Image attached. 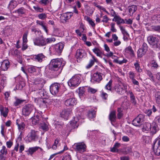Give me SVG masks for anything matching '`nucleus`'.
Returning a JSON list of instances; mask_svg holds the SVG:
<instances>
[{
  "label": "nucleus",
  "instance_id": "nucleus-1",
  "mask_svg": "<svg viewBox=\"0 0 160 160\" xmlns=\"http://www.w3.org/2000/svg\"><path fill=\"white\" fill-rule=\"evenodd\" d=\"M149 43L154 48L160 47V40L158 38L152 35L148 36L147 38Z\"/></svg>",
  "mask_w": 160,
  "mask_h": 160
},
{
  "label": "nucleus",
  "instance_id": "nucleus-2",
  "mask_svg": "<svg viewBox=\"0 0 160 160\" xmlns=\"http://www.w3.org/2000/svg\"><path fill=\"white\" fill-rule=\"evenodd\" d=\"M87 146L84 142L75 143L73 145L74 149L77 152L82 153L86 151Z\"/></svg>",
  "mask_w": 160,
  "mask_h": 160
},
{
  "label": "nucleus",
  "instance_id": "nucleus-3",
  "mask_svg": "<svg viewBox=\"0 0 160 160\" xmlns=\"http://www.w3.org/2000/svg\"><path fill=\"white\" fill-rule=\"evenodd\" d=\"M35 108L34 106L31 104H27L24 106L22 109V113L25 116H28Z\"/></svg>",
  "mask_w": 160,
  "mask_h": 160
},
{
  "label": "nucleus",
  "instance_id": "nucleus-4",
  "mask_svg": "<svg viewBox=\"0 0 160 160\" xmlns=\"http://www.w3.org/2000/svg\"><path fill=\"white\" fill-rule=\"evenodd\" d=\"M116 91L120 94H123L127 92V85L124 83L118 84L115 87Z\"/></svg>",
  "mask_w": 160,
  "mask_h": 160
},
{
  "label": "nucleus",
  "instance_id": "nucleus-5",
  "mask_svg": "<svg viewBox=\"0 0 160 160\" xmlns=\"http://www.w3.org/2000/svg\"><path fill=\"white\" fill-rule=\"evenodd\" d=\"M64 45L62 43H59L52 46V50L56 55H59L62 52L64 48Z\"/></svg>",
  "mask_w": 160,
  "mask_h": 160
},
{
  "label": "nucleus",
  "instance_id": "nucleus-6",
  "mask_svg": "<svg viewBox=\"0 0 160 160\" xmlns=\"http://www.w3.org/2000/svg\"><path fill=\"white\" fill-rule=\"evenodd\" d=\"M79 79V77L78 76H74L68 81L69 86L72 88L78 86L80 82Z\"/></svg>",
  "mask_w": 160,
  "mask_h": 160
},
{
  "label": "nucleus",
  "instance_id": "nucleus-7",
  "mask_svg": "<svg viewBox=\"0 0 160 160\" xmlns=\"http://www.w3.org/2000/svg\"><path fill=\"white\" fill-rule=\"evenodd\" d=\"M62 63V60L59 58L53 59L51 61V68L56 70H59Z\"/></svg>",
  "mask_w": 160,
  "mask_h": 160
},
{
  "label": "nucleus",
  "instance_id": "nucleus-8",
  "mask_svg": "<svg viewBox=\"0 0 160 160\" xmlns=\"http://www.w3.org/2000/svg\"><path fill=\"white\" fill-rule=\"evenodd\" d=\"M144 121V116L142 114H140L132 121L133 125L136 126H139L142 125Z\"/></svg>",
  "mask_w": 160,
  "mask_h": 160
},
{
  "label": "nucleus",
  "instance_id": "nucleus-9",
  "mask_svg": "<svg viewBox=\"0 0 160 160\" xmlns=\"http://www.w3.org/2000/svg\"><path fill=\"white\" fill-rule=\"evenodd\" d=\"M153 147L155 154L160 155V138L158 137L155 139Z\"/></svg>",
  "mask_w": 160,
  "mask_h": 160
},
{
  "label": "nucleus",
  "instance_id": "nucleus-10",
  "mask_svg": "<svg viewBox=\"0 0 160 160\" xmlns=\"http://www.w3.org/2000/svg\"><path fill=\"white\" fill-rule=\"evenodd\" d=\"M37 131H35L34 130H31L27 136L26 138V141L28 142H30L32 141L36 140L38 138L37 134Z\"/></svg>",
  "mask_w": 160,
  "mask_h": 160
},
{
  "label": "nucleus",
  "instance_id": "nucleus-11",
  "mask_svg": "<svg viewBox=\"0 0 160 160\" xmlns=\"http://www.w3.org/2000/svg\"><path fill=\"white\" fill-rule=\"evenodd\" d=\"M47 41H46L43 39L42 37L40 38H37L34 40V43L35 45L38 46H44L47 43L49 42V40L48 38L47 39Z\"/></svg>",
  "mask_w": 160,
  "mask_h": 160
},
{
  "label": "nucleus",
  "instance_id": "nucleus-12",
  "mask_svg": "<svg viewBox=\"0 0 160 160\" xmlns=\"http://www.w3.org/2000/svg\"><path fill=\"white\" fill-rule=\"evenodd\" d=\"M102 74L98 72L94 73L91 78V81L93 82L99 83L102 80Z\"/></svg>",
  "mask_w": 160,
  "mask_h": 160
},
{
  "label": "nucleus",
  "instance_id": "nucleus-13",
  "mask_svg": "<svg viewBox=\"0 0 160 160\" xmlns=\"http://www.w3.org/2000/svg\"><path fill=\"white\" fill-rule=\"evenodd\" d=\"M60 85L58 83H54L51 85V93L53 95H56L58 92Z\"/></svg>",
  "mask_w": 160,
  "mask_h": 160
},
{
  "label": "nucleus",
  "instance_id": "nucleus-14",
  "mask_svg": "<svg viewBox=\"0 0 160 160\" xmlns=\"http://www.w3.org/2000/svg\"><path fill=\"white\" fill-rule=\"evenodd\" d=\"M71 113V110L70 109H64L60 113L61 117L65 119H67Z\"/></svg>",
  "mask_w": 160,
  "mask_h": 160
},
{
  "label": "nucleus",
  "instance_id": "nucleus-15",
  "mask_svg": "<svg viewBox=\"0 0 160 160\" xmlns=\"http://www.w3.org/2000/svg\"><path fill=\"white\" fill-rule=\"evenodd\" d=\"M76 101L75 98H71L67 99L64 102L65 105L67 107H71L75 104Z\"/></svg>",
  "mask_w": 160,
  "mask_h": 160
},
{
  "label": "nucleus",
  "instance_id": "nucleus-16",
  "mask_svg": "<svg viewBox=\"0 0 160 160\" xmlns=\"http://www.w3.org/2000/svg\"><path fill=\"white\" fill-rule=\"evenodd\" d=\"M87 54L84 50L78 49L77 51L76 56L78 59H80L86 56Z\"/></svg>",
  "mask_w": 160,
  "mask_h": 160
},
{
  "label": "nucleus",
  "instance_id": "nucleus-17",
  "mask_svg": "<svg viewBox=\"0 0 160 160\" xmlns=\"http://www.w3.org/2000/svg\"><path fill=\"white\" fill-rule=\"evenodd\" d=\"M18 4V3L16 1L11 0L8 3V8L10 11H12L17 6Z\"/></svg>",
  "mask_w": 160,
  "mask_h": 160
},
{
  "label": "nucleus",
  "instance_id": "nucleus-18",
  "mask_svg": "<svg viewBox=\"0 0 160 160\" xmlns=\"http://www.w3.org/2000/svg\"><path fill=\"white\" fill-rule=\"evenodd\" d=\"M35 101L37 103L40 107H45L47 106V102L42 98L35 99Z\"/></svg>",
  "mask_w": 160,
  "mask_h": 160
},
{
  "label": "nucleus",
  "instance_id": "nucleus-19",
  "mask_svg": "<svg viewBox=\"0 0 160 160\" xmlns=\"http://www.w3.org/2000/svg\"><path fill=\"white\" fill-rule=\"evenodd\" d=\"M41 118V117H40L38 115L34 116L33 117H32L31 118V120L32 121V124L34 125L38 124L39 125L40 122H40Z\"/></svg>",
  "mask_w": 160,
  "mask_h": 160
},
{
  "label": "nucleus",
  "instance_id": "nucleus-20",
  "mask_svg": "<svg viewBox=\"0 0 160 160\" xmlns=\"http://www.w3.org/2000/svg\"><path fill=\"white\" fill-rule=\"evenodd\" d=\"M112 21L116 22L117 25H119L121 24H123L125 23L123 19L121 18L119 15H117L112 19Z\"/></svg>",
  "mask_w": 160,
  "mask_h": 160
},
{
  "label": "nucleus",
  "instance_id": "nucleus-21",
  "mask_svg": "<svg viewBox=\"0 0 160 160\" xmlns=\"http://www.w3.org/2000/svg\"><path fill=\"white\" fill-rule=\"evenodd\" d=\"M59 70H56L53 68H51V78H56L60 74Z\"/></svg>",
  "mask_w": 160,
  "mask_h": 160
},
{
  "label": "nucleus",
  "instance_id": "nucleus-22",
  "mask_svg": "<svg viewBox=\"0 0 160 160\" xmlns=\"http://www.w3.org/2000/svg\"><path fill=\"white\" fill-rule=\"evenodd\" d=\"M109 118L112 124V122H115L116 115L115 111L113 110L111 112L109 116Z\"/></svg>",
  "mask_w": 160,
  "mask_h": 160
},
{
  "label": "nucleus",
  "instance_id": "nucleus-23",
  "mask_svg": "<svg viewBox=\"0 0 160 160\" xmlns=\"http://www.w3.org/2000/svg\"><path fill=\"white\" fill-rule=\"evenodd\" d=\"M9 67V62L8 61L4 60L2 62L1 68L2 70H7Z\"/></svg>",
  "mask_w": 160,
  "mask_h": 160
},
{
  "label": "nucleus",
  "instance_id": "nucleus-24",
  "mask_svg": "<svg viewBox=\"0 0 160 160\" xmlns=\"http://www.w3.org/2000/svg\"><path fill=\"white\" fill-rule=\"evenodd\" d=\"M79 118L78 117H74L73 120H72L70 122V125L72 128H77L78 126Z\"/></svg>",
  "mask_w": 160,
  "mask_h": 160
},
{
  "label": "nucleus",
  "instance_id": "nucleus-25",
  "mask_svg": "<svg viewBox=\"0 0 160 160\" xmlns=\"http://www.w3.org/2000/svg\"><path fill=\"white\" fill-rule=\"evenodd\" d=\"M72 15V13L71 12H67L62 14L61 18L62 20L66 21L69 19Z\"/></svg>",
  "mask_w": 160,
  "mask_h": 160
},
{
  "label": "nucleus",
  "instance_id": "nucleus-26",
  "mask_svg": "<svg viewBox=\"0 0 160 160\" xmlns=\"http://www.w3.org/2000/svg\"><path fill=\"white\" fill-rule=\"evenodd\" d=\"M52 35L57 36L60 33V30L57 26L52 27Z\"/></svg>",
  "mask_w": 160,
  "mask_h": 160
},
{
  "label": "nucleus",
  "instance_id": "nucleus-27",
  "mask_svg": "<svg viewBox=\"0 0 160 160\" xmlns=\"http://www.w3.org/2000/svg\"><path fill=\"white\" fill-rule=\"evenodd\" d=\"M91 56L93 59L90 60L89 63L86 66L87 68H90L93 65L95 62H98V59L94 56L91 55Z\"/></svg>",
  "mask_w": 160,
  "mask_h": 160
},
{
  "label": "nucleus",
  "instance_id": "nucleus-28",
  "mask_svg": "<svg viewBox=\"0 0 160 160\" xmlns=\"http://www.w3.org/2000/svg\"><path fill=\"white\" fill-rule=\"evenodd\" d=\"M39 128L44 132L47 131L49 130V128L48 124L44 122H40L39 125Z\"/></svg>",
  "mask_w": 160,
  "mask_h": 160
},
{
  "label": "nucleus",
  "instance_id": "nucleus-29",
  "mask_svg": "<svg viewBox=\"0 0 160 160\" xmlns=\"http://www.w3.org/2000/svg\"><path fill=\"white\" fill-rule=\"evenodd\" d=\"M156 123V122L154 121L151 125V130H150V131L153 133H156L158 130V125Z\"/></svg>",
  "mask_w": 160,
  "mask_h": 160
},
{
  "label": "nucleus",
  "instance_id": "nucleus-30",
  "mask_svg": "<svg viewBox=\"0 0 160 160\" xmlns=\"http://www.w3.org/2000/svg\"><path fill=\"white\" fill-rule=\"evenodd\" d=\"M129 15L132 16L137 9V7L135 5H132L128 7Z\"/></svg>",
  "mask_w": 160,
  "mask_h": 160
},
{
  "label": "nucleus",
  "instance_id": "nucleus-31",
  "mask_svg": "<svg viewBox=\"0 0 160 160\" xmlns=\"http://www.w3.org/2000/svg\"><path fill=\"white\" fill-rule=\"evenodd\" d=\"M33 58L35 60L41 62L44 58V56L41 53L35 55Z\"/></svg>",
  "mask_w": 160,
  "mask_h": 160
},
{
  "label": "nucleus",
  "instance_id": "nucleus-32",
  "mask_svg": "<svg viewBox=\"0 0 160 160\" xmlns=\"http://www.w3.org/2000/svg\"><path fill=\"white\" fill-rule=\"evenodd\" d=\"M93 52L96 54L97 56L102 58V52L98 48H95L92 50Z\"/></svg>",
  "mask_w": 160,
  "mask_h": 160
},
{
  "label": "nucleus",
  "instance_id": "nucleus-33",
  "mask_svg": "<svg viewBox=\"0 0 160 160\" xmlns=\"http://www.w3.org/2000/svg\"><path fill=\"white\" fill-rule=\"evenodd\" d=\"M129 93L130 95V100L131 102L134 105L136 104L137 103L135 97L132 93V92L129 91Z\"/></svg>",
  "mask_w": 160,
  "mask_h": 160
},
{
  "label": "nucleus",
  "instance_id": "nucleus-34",
  "mask_svg": "<svg viewBox=\"0 0 160 160\" xmlns=\"http://www.w3.org/2000/svg\"><path fill=\"white\" fill-rule=\"evenodd\" d=\"M0 111L1 115L4 117L6 118L7 116L8 112V108H3L0 109Z\"/></svg>",
  "mask_w": 160,
  "mask_h": 160
},
{
  "label": "nucleus",
  "instance_id": "nucleus-35",
  "mask_svg": "<svg viewBox=\"0 0 160 160\" xmlns=\"http://www.w3.org/2000/svg\"><path fill=\"white\" fill-rule=\"evenodd\" d=\"M39 148V147H38L29 148L28 150V154L32 155L33 153L37 151Z\"/></svg>",
  "mask_w": 160,
  "mask_h": 160
},
{
  "label": "nucleus",
  "instance_id": "nucleus-36",
  "mask_svg": "<svg viewBox=\"0 0 160 160\" xmlns=\"http://www.w3.org/2000/svg\"><path fill=\"white\" fill-rule=\"evenodd\" d=\"M0 80L1 85L3 86H4L6 82V78L4 74H1L0 75Z\"/></svg>",
  "mask_w": 160,
  "mask_h": 160
},
{
  "label": "nucleus",
  "instance_id": "nucleus-37",
  "mask_svg": "<svg viewBox=\"0 0 160 160\" xmlns=\"http://www.w3.org/2000/svg\"><path fill=\"white\" fill-rule=\"evenodd\" d=\"M26 9L23 7H21L15 11L17 12L19 15H22L25 14Z\"/></svg>",
  "mask_w": 160,
  "mask_h": 160
},
{
  "label": "nucleus",
  "instance_id": "nucleus-38",
  "mask_svg": "<svg viewBox=\"0 0 160 160\" xmlns=\"http://www.w3.org/2000/svg\"><path fill=\"white\" fill-rule=\"evenodd\" d=\"M151 126V124L149 123H145L143 126V130L147 131H150Z\"/></svg>",
  "mask_w": 160,
  "mask_h": 160
},
{
  "label": "nucleus",
  "instance_id": "nucleus-39",
  "mask_svg": "<svg viewBox=\"0 0 160 160\" xmlns=\"http://www.w3.org/2000/svg\"><path fill=\"white\" fill-rule=\"evenodd\" d=\"M156 101L158 104H160V92H157L155 94Z\"/></svg>",
  "mask_w": 160,
  "mask_h": 160
},
{
  "label": "nucleus",
  "instance_id": "nucleus-40",
  "mask_svg": "<svg viewBox=\"0 0 160 160\" xmlns=\"http://www.w3.org/2000/svg\"><path fill=\"white\" fill-rule=\"evenodd\" d=\"M120 146V144L117 142L115 143L114 146L111 148V151L113 152H118V149Z\"/></svg>",
  "mask_w": 160,
  "mask_h": 160
},
{
  "label": "nucleus",
  "instance_id": "nucleus-41",
  "mask_svg": "<svg viewBox=\"0 0 160 160\" xmlns=\"http://www.w3.org/2000/svg\"><path fill=\"white\" fill-rule=\"evenodd\" d=\"M146 52L144 51L142 48H139L137 52L138 57L141 58L144 55Z\"/></svg>",
  "mask_w": 160,
  "mask_h": 160
},
{
  "label": "nucleus",
  "instance_id": "nucleus-42",
  "mask_svg": "<svg viewBox=\"0 0 160 160\" xmlns=\"http://www.w3.org/2000/svg\"><path fill=\"white\" fill-rule=\"evenodd\" d=\"M118 113L117 114V117L118 118L120 119L122 117L123 114V109L122 108H118L117 110Z\"/></svg>",
  "mask_w": 160,
  "mask_h": 160
},
{
  "label": "nucleus",
  "instance_id": "nucleus-43",
  "mask_svg": "<svg viewBox=\"0 0 160 160\" xmlns=\"http://www.w3.org/2000/svg\"><path fill=\"white\" fill-rule=\"evenodd\" d=\"M128 60L124 58H123L122 60L120 61L118 58L114 59L113 62L120 64H122L124 63H126L127 62Z\"/></svg>",
  "mask_w": 160,
  "mask_h": 160
},
{
  "label": "nucleus",
  "instance_id": "nucleus-44",
  "mask_svg": "<svg viewBox=\"0 0 160 160\" xmlns=\"http://www.w3.org/2000/svg\"><path fill=\"white\" fill-rule=\"evenodd\" d=\"M16 123L18 126V129L19 131L23 130L25 128V125L24 122H22L20 123H18V120H17Z\"/></svg>",
  "mask_w": 160,
  "mask_h": 160
},
{
  "label": "nucleus",
  "instance_id": "nucleus-45",
  "mask_svg": "<svg viewBox=\"0 0 160 160\" xmlns=\"http://www.w3.org/2000/svg\"><path fill=\"white\" fill-rule=\"evenodd\" d=\"M95 112L94 110H92L88 111V115L90 118H92L95 117Z\"/></svg>",
  "mask_w": 160,
  "mask_h": 160
},
{
  "label": "nucleus",
  "instance_id": "nucleus-46",
  "mask_svg": "<svg viewBox=\"0 0 160 160\" xmlns=\"http://www.w3.org/2000/svg\"><path fill=\"white\" fill-rule=\"evenodd\" d=\"M119 28L123 35H126L128 37L129 36V34L127 32L124 27L120 26H119Z\"/></svg>",
  "mask_w": 160,
  "mask_h": 160
},
{
  "label": "nucleus",
  "instance_id": "nucleus-47",
  "mask_svg": "<svg viewBox=\"0 0 160 160\" xmlns=\"http://www.w3.org/2000/svg\"><path fill=\"white\" fill-rule=\"evenodd\" d=\"M62 160H72L71 155L68 153H65Z\"/></svg>",
  "mask_w": 160,
  "mask_h": 160
},
{
  "label": "nucleus",
  "instance_id": "nucleus-48",
  "mask_svg": "<svg viewBox=\"0 0 160 160\" xmlns=\"http://www.w3.org/2000/svg\"><path fill=\"white\" fill-rule=\"evenodd\" d=\"M25 100H24L17 99L16 101L14 102V105L15 106H18L20 104L22 103Z\"/></svg>",
  "mask_w": 160,
  "mask_h": 160
},
{
  "label": "nucleus",
  "instance_id": "nucleus-49",
  "mask_svg": "<svg viewBox=\"0 0 160 160\" xmlns=\"http://www.w3.org/2000/svg\"><path fill=\"white\" fill-rule=\"evenodd\" d=\"M84 89L83 88H80L79 89V95L81 98L84 94Z\"/></svg>",
  "mask_w": 160,
  "mask_h": 160
},
{
  "label": "nucleus",
  "instance_id": "nucleus-50",
  "mask_svg": "<svg viewBox=\"0 0 160 160\" xmlns=\"http://www.w3.org/2000/svg\"><path fill=\"white\" fill-rule=\"evenodd\" d=\"M7 153V151L6 147L3 146L2 147V149L0 151V154L3 155H6Z\"/></svg>",
  "mask_w": 160,
  "mask_h": 160
},
{
  "label": "nucleus",
  "instance_id": "nucleus-51",
  "mask_svg": "<svg viewBox=\"0 0 160 160\" xmlns=\"http://www.w3.org/2000/svg\"><path fill=\"white\" fill-rule=\"evenodd\" d=\"M134 66L136 70L138 72H140L142 71V69L140 68L139 64L138 63H135L134 64Z\"/></svg>",
  "mask_w": 160,
  "mask_h": 160
},
{
  "label": "nucleus",
  "instance_id": "nucleus-52",
  "mask_svg": "<svg viewBox=\"0 0 160 160\" xmlns=\"http://www.w3.org/2000/svg\"><path fill=\"white\" fill-rule=\"evenodd\" d=\"M112 81L110 80L109 82L105 86V88L106 89L108 90H111L112 88Z\"/></svg>",
  "mask_w": 160,
  "mask_h": 160
},
{
  "label": "nucleus",
  "instance_id": "nucleus-53",
  "mask_svg": "<svg viewBox=\"0 0 160 160\" xmlns=\"http://www.w3.org/2000/svg\"><path fill=\"white\" fill-rule=\"evenodd\" d=\"M28 34V31H26L24 34L23 36V43H26L27 42L28 40L27 39V36Z\"/></svg>",
  "mask_w": 160,
  "mask_h": 160
},
{
  "label": "nucleus",
  "instance_id": "nucleus-54",
  "mask_svg": "<svg viewBox=\"0 0 160 160\" xmlns=\"http://www.w3.org/2000/svg\"><path fill=\"white\" fill-rule=\"evenodd\" d=\"M153 20H156L159 22H160V14L155 15L152 17Z\"/></svg>",
  "mask_w": 160,
  "mask_h": 160
},
{
  "label": "nucleus",
  "instance_id": "nucleus-55",
  "mask_svg": "<svg viewBox=\"0 0 160 160\" xmlns=\"http://www.w3.org/2000/svg\"><path fill=\"white\" fill-rule=\"evenodd\" d=\"M59 140L57 138L55 140L54 144L52 145V148L53 149H56L57 147V145L59 143Z\"/></svg>",
  "mask_w": 160,
  "mask_h": 160
},
{
  "label": "nucleus",
  "instance_id": "nucleus-56",
  "mask_svg": "<svg viewBox=\"0 0 160 160\" xmlns=\"http://www.w3.org/2000/svg\"><path fill=\"white\" fill-rule=\"evenodd\" d=\"M128 75L129 78L131 79V80L135 79L136 76L135 74L133 72H128Z\"/></svg>",
  "mask_w": 160,
  "mask_h": 160
},
{
  "label": "nucleus",
  "instance_id": "nucleus-57",
  "mask_svg": "<svg viewBox=\"0 0 160 160\" xmlns=\"http://www.w3.org/2000/svg\"><path fill=\"white\" fill-rule=\"evenodd\" d=\"M87 20L89 24H90L92 27H94L95 26V24L94 22L92 20V19H91L89 17H87Z\"/></svg>",
  "mask_w": 160,
  "mask_h": 160
},
{
  "label": "nucleus",
  "instance_id": "nucleus-58",
  "mask_svg": "<svg viewBox=\"0 0 160 160\" xmlns=\"http://www.w3.org/2000/svg\"><path fill=\"white\" fill-rule=\"evenodd\" d=\"M68 149V148L67 147L64 146V148L61 151H60V152H58L55 153V154H54L51 155V159L55 155L57 154H58L62 153L63 152V151H65V150H67Z\"/></svg>",
  "mask_w": 160,
  "mask_h": 160
},
{
  "label": "nucleus",
  "instance_id": "nucleus-59",
  "mask_svg": "<svg viewBox=\"0 0 160 160\" xmlns=\"http://www.w3.org/2000/svg\"><path fill=\"white\" fill-rule=\"evenodd\" d=\"M28 72L31 73L35 72L36 71L35 68L33 66H31L28 68Z\"/></svg>",
  "mask_w": 160,
  "mask_h": 160
},
{
  "label": "nucleus",
  "instance_id": "nucleus-60",
  "mask_svg": "<svg viewBox=\"0 0 160 160\" xmlns=\"http://www.w3.org/2000/svg\"><path fill=\"white\" fill-rule=\"evenodd\" d=\"M115 24L114 23H112L111 24V30L113 32H117V30L115 28Z\"/></svg>",
  "mask_w": 160,
  "mask_h": 160
},
{
  "label": "nucleus",
  "instance_id": "nucleus-61",
  "mask_svg": "<svg viewBox=\"0 0 160 160\" xmlns=\"http://www.w3.org/2000/svg\"><path fill=\"white\" fill-rule=\"evenodd\" d=\"M144 112L147 114V115L150 116L152 113V111L151 109H146L144 110Z\"/></svg>",
  "mask_w": 160,
  "mask_h": 160
},
{
  "label": "nucleus",
  "instance_id": "nucleus-62",
  "mask_svg": "<svg viewBox=\"0 0 160 160\" xmlns=\"http://www.w3.org/2000/svg\"><path fill=\"white\" fill-rule=\"evenodd\" d=\"M152 29L155 31L160 32V26H154L153 27Z\"/></svg>",
  "mask_w": 160,
  "mask_h": 160
},
{
  "label": "nucleus",
  "instance_id": "nucleus-63",
  "mask_svg": "<svg viewBox=\"0 0 160 160\" xmlns=\"http://www.w3.org/2000/svg\"><path fill=\"white\" fill-rule=\"evenodd\" d=\"M151 64L152 67L155 68H158V64L157 62H156V61H152Z\"/></svg>",
  "mask_w": 160,
  "mask_h": 160
},
{
  "label": "nucleus",
  "instance_id": "nucleus-64",
  "mask_svg": "<svg viewBox=\"0 0 160 160\" xmlns=\"http://www.w3.org/2000/svg\"><path fill=\"white\" fill-rule=\"evenodd\" d=\"M109 20V18L107 16L105 15L102 17V21L103 22L107 23Z\"/></svg>",
  "mask_w": 160,
  "mask_h": 160
}]
</instances>
